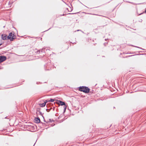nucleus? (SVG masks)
<instances>
[{
    "label": "nucleus",
    "instance_id": "9d476101",
    "mask_svg": "<svg viewBox=\"0 0 146 146\" xmlns=\"http://www.w3.org/2000/svg\"><path fill=\"white\" fill-rule=\"evenodd\" d=\"M66 107H67V106L66 105L64 106V112L65 111H66Z\"/></svg>",
    "mask_w": 146,
    "mask_h": 146
},
{
    "label": "nucleus",
    "instance_id": "9b49d317",
    "mask_svg": "<svg viewBox=\"0 0 146 146\" xmlns=\"http://www.w3.org/2000/svg\"><path fill=\"white\" fill-rule=\"evenodd\" d=\"M79 90L81 91V92H82V86H80V87H79Z\"/></svg>",
    "mask_w": 146,
    "mask_h": 146
},
{
    "label": "nucleus",
    "instance_id": "0eeeda50",
    "mask_svg": "<svg viewBox=\"0 0 146 146\" xmlns=\"http://www.w3.org/2000/svg\"><path fill=\"white\" fill-rule=\"evenodd\" d=\"M46 105V103H44L42 104H40V106L41 107H44Z\"/></svg>",
    "mask_w": 146,
    "mask_h": 146
},
{
    "label": "nucleus",
    "instance_id": "f3484780",
    "mask_svg": "<svg viewBox=\"0 0 146 146\" xmlns=\"http://www.w3.org/2000/svg\"><path fill=\"white\" fill-rule=\"evenodd\" d=\"M40 114L42 115V113L40 111L39 112Z\"/></svg>",
    "mask_w": 146,
    "mask_h": 146
},
{
    "label": "nucleus",
    "instance_id": "412c9836",
    "mask_svg": "<svg viewBox=\"0 0 146 146\" xmlns=\"http://www.w3.org/2000/svg\"><path fill=\"white\" fill-rule=\"evenodd\" d=\"M65 14H63L62 15L64 16Z\"/></svg>",
    "mask_w": 146,
    "mask_h": 146
},
{
    "label": "nucleus",
    "instance_id": "6ab92c4d",
    "mask_svg": "<svg viewBox=\"0 0 146 146\" xmlns=\"http://www.w3.org/2000/svg\"><path fill=\"white\" fill-rule=\"evenodd\" d=\"M2 44H0V46Z\"/></svg>",
    "mask_w": 146,
    "mask_h": 146
},
{
    "label": "nucleus",
    "instance_id": "5701e85b",
    "mask_svg": "<svg viewBox=\"0 0 146 146\" xmlns=\"http://www.w3.org/2000/svg\"><path fill=\"white\" fill-rule=\"evenodd\" d=\"M79 30H77V31H79Z\"/></svg>",
    "mask_w": 146,
    "mask_h": 146
},
{
    "label": "nucleus",
    "instance_id": "1a4fd4ad",
    "mask_svg": "<svg viewBox=\"0 0 146 146\" xmlns=\"http://www.w3.org/2000/svg\"><path fill=\"white\" fill-rule=\"evenodd\" d=\"M54 101V100L53 99H51L50 100H48V102H53Z\"/></svg>",
    "mask_w": 146,
    "mask_h": 146
},
{
    "label": "nucleus",
    "instance_id": "20e7f679",
    "mask_svg": "<svg viewBox=\"0 0 146 146\" xmlns=\"http://www.w3.org/2000/svg\"><path fill=\"white\" fill-rule=\"evenodd\" d=\"M35 122L36 123H39L40 122V119L39 117H35Z\"/></svg>",
    "mask_w": 146,
    "mask_h": 146
},
{
    "label": "nucleus",
    "instance_id": "b1692460",
    "mask_svg": "<svg viewBox=\"0 0 146 146\" xmlns=\"http://www.w3.org/2000/svg\"><path fill=\"white\" fill-rule=\"evenodd\" d=\"M141 49L143 50V49L141 48Z\"/></svg>",
    "mask_w": 146,
    "mask_h": 146
},
{
    "label": "nucleus",
    "instance_id": "f257e3e1",
    "mask_svg": "<svg viewBox=\"0 0 146 146\" xmlns=\"http://www.w3.org/2000/svg\"><path fill=\"white\" fill-rule=\"evenodd\" d=\"M8 39H9L11 41H13L15 38L14 37V34L12 32L9 33V35L7 37Z\"/></svg>",
    "mask_w": 146,
    "mask_h": 146
},
{
    "label": "nucleus",
    "instance_id": "4468645a",
    "mask_svg": "<svg viewBox=\"0 0 146 146\" xmlns=\"http://www.w3.org/2000/svg\"><path fill=\"white\" fill-rule=\"evenodd\" d=\"M40 50H38L37 52V53H38V54H39L40 53Z\"/></svg>",
    "mask_w": 146,
    "mask_h": 146
},
{
    "label": "nucleus",
    "instance_id": "ddd939ff",
    "mask_svg": "<svg viewBox=\"0 0 146 146\" xmlns=\"http://www.w3.org/2000/svg\"><path fill=\"white\" fill-rule=\"evenodd\" d=\"M52 122V120H51V119H49V121H48L46 122L47 123H48V122Z\"/></svg>",
    "mask_w": 146,
    "mask_h": 146
},
{
    "label": "nucleus",
    "instance_id": "4be33fe9",
    "mask_svg": "<svg viewBox=\"0 0 146 146\" xmlns=\"http://www.w3.org/2000/svg\"><path fill=\"white\" fill-rule=\"evenodd\" d=\"M44 121H45V122H46V121H45L44 120Z\"/></svg>",
    "mask_w": 146,
    "mask_h": 146
},
{
    "label": "nucleus",
    "instance_id": "f03ea898",
    "mask_svg": "<svg viewBox=\"0 0 146 146\" xmlns=\"http://www.w3.org/2000/svg\"><path fill=\"white\" fill-rule=\"evenodd\" d=\"M90 90V89L88 87L85 86H83V92L87 93H88Z\"/></svg>",
    "mask_w": 146,
    "mask_h": 146
},
{
    "label": "nucleus",
    "instance_id": "39448f33",
    "mask_svg": "<svg viewBox=\"0 0 146 146\" xmlns=\"http://www.w3.org/2000/svg\"><path fill=\"white\" fill-rule=\"evenodd\" d=\"M1 38L3 40H5L7 39V36L5 34H2L1 35Z\"/></svg>",
    "mask_w": 146,
    "mask_h": 146
},
{
    "label": "nucleus",
    "instance_id": "aec40b11",
    "mask_svg": "<svg viewBox=\"0 0 146 146\" xmlns=\"http://www.w3.org/2000/svg\"><path fill=\"white\" fill-rule=\"evenodd\" d=\"M145 12L146 13V8L145 9Z\"/></svg>",
    "mask_w": 146,
    "mask_h": 146
},
{
    "label": "nucleus",
    "instance_id": "f8f14e48",
    "mask_svg": "<svg viewBox=\"0 0 146 146\" xmlns=\"http://www.w3.org/2000/svg\"><path fill=\"white\" fill-rule=\"evenodd\" d=\"M52 109V108H50V109H46V111L47 112H49V111H50V110Z\"/></svg>",
    "mask_w": 146,
    "mask_h": 146
},
{
    "label": "nucleus",
    "instance_id": "2eb2a0df",
    "mask_svg": "<svg viewBox=\"0 0 146 146\" xmlns=\"http://www.w3.org/2000/svg\"><path fill=\"white\" fill-rule=\"evenodd\" d=\"M48 102V100H46L44 102V103H46H46Z\"/></svg>",
    "mask_w": 146,
    "mask_h": 146
},
{
    "label": "nucleus",
    "instance_id": "6e6552de",
    "mask_svg": "<svg viewBox=\"0 0 146 146\" xmlns=\"http://www.w3.org/2000/svg\"><path fill=\"white\" fill-rule=\"evenodd\" d=\"M45 50H46V49L45 48H42V49L41 50V51L42 52H45Z\"/></svg>",
    "mask_w": 146,
    "mask_h": 146
},
{
    "label": "nucleus",
    "instance_id": "a211bd4d",
    "mask_svg": "<svg viewBox=\"0 0 146 146\" xmlns=\"http://www.w3.org/2000/svg\"><path fill=\"white\" fill-rule=\"evenodd\" d=\"M54 109H55V108H53V111H54Z\"/></svg>",
    "mask_w": 146,
    "mask_h": 146
},
{
    "label": "nucleus",
    "instance_id": "423d86ee",
    "mask_svg": "<svg viewBox=\"0 0 146 146\" xmlns=\"http://www.w3.org/2000/svg\"><path fill=\"white\" fill-rule=\"evenodd\" d=\"M60 103L59 104L61 106H65L66 105L65 103L64 102L61 101L60 100H59L58 101Z\"/></svg>",
    "mask_w": 146,
    "mask_h": 146
},
{
    "label": "nucleus",
    "instance_id": "7ed1b4c3",
    "mask_svg": "<svg viewBox=\"0 0 146 146\" xmlns=\"http://www.w3.org/2000/svg\"><path fill=\"white\" fill-rule=\"evenodd\" d=\"M6 56H0V63L5 61L6 59Z\"/></svg>",
    "mask_w": 146,
    "mask_h": 146
},
{
    "label": "nucleus",
    "instance_id": "dca6fc26",
    "mask_svg": "<svg viewBox=\"0 0 146 146\" xmlns=\"http://www.w3.org/2000/svg\"><path fill=\"white\" fill-rule=\"evenodd\" d=\"M133 55H131V56H126L125 57L126 58H127V57H130V56H132Z\"/></svg>",
    "mask_w": 146,
    "mask_h": 146
}]
</instances>
